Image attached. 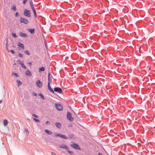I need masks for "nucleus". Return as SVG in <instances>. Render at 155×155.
<instances>
[{"label":"nucleus","mask_w":155,"mask_h":155,"mask_svg":"<svg viewBox=\"0 0 155 155\" xmlns=\"http://www.w3.org/2000/svg\"><path fill=\"white\" fill-rule=\"evenodd\" d=\"M20 22L21 23H23L27 25L29 23V21L27 19L24 18H21L20 19Z\"/></svg>","instance_id":"f257e3e1"},{"label":"nucleus","mask_w":155,"mask_h":155,"mask_svg":"<svg viewBox=\"0 0 155 155\" xmlns=\"http://www.w3.org/2000/svg\"><path fill=\"white\" fill-rule=\"evenodd\" d=\"M24 14L25 16L28 17H30L31 16V12L30 11L26 9L24 11Z\"/></svg>","instance_id":"f03ea898"},{"label":"nucleus","mask_w":155,"mask_h":155,"mask_svg":"<svg viewBox=\"0 0 155 155\" xmlns=\"http://www.w3.org/2000/svg\"><path fill=\"white\" fill-rule=\"evenodd\" d=\"M54 91L56 92H57L59 94H62V89L59 87H56L54 88Z\"/></svg>","instance_id":"7ed1b4c3"},{"label":"nucleus","mask_w":155,"mask_h":155,"mask_svg":"<svg viewBox=\"0 0 155 155\" xmlns=\"http://www.w3.org/2000/svg\"><path fill=\"white\" fill-rule=\"evenodd\" d=\"M67 117L68 119L71 121H72L74 120V118L71 115V113L68 112L67 114Z\"/></svg>","instance_id":"20e7f679"},{"label":"nucleus","mask_w":155,"mask_h":155,"mask_svg":"<svg viewBox=\"0 0 155 155\" xmlns=\"http://www.w3.org/2000/svg\"><path fill=\"white\" fill-rule=\"evenodd\" d=\"M36 83L37 86L40 88L42 87V83L40 80H37L36 81Z\"/></svg>","instance_id":"39448f33"},{"label":"nucleus","mask_w":155,"mask_h":155,"mask_svg":"<svg viewBox=\"0 0 155 155\" xmlns=\"http://www.w3.org/2000/svg\"><path fill=\"white\" fill-rule=\"evenodd\" d=\"M55 107L57 109L59 110H61L63 109L62 106L60 104H56Z\"/></svg>","instance_id":"423d86ee"},{"label":"nucleus","mask_w":155,"mask_h":155,"mask_svg":"<svg viewBox=\"0 0 155 155\" xmlns=\"http://www.w3.org/2000/svg\"><path fill=\"white\" fill-rule=\"evenodd\" d=\"M59 147L61 148H64L66 150L68 149V148L66 145L62 144L59 146Z\"/></svg>","instance_id":"0eeeda50"},{"label":"nucleus","mask_w":155,"mask_h":155,"mask_svg":"<svg viewBox=\"0 0 155 155\" xmlns=\"http://www.w3.org/2000/svg\"><path fill=\"white\" fill-rule=\"evenodd\" d=\"M18 46L20 48V50L23 49L24 48V47L23 44L19 43L18 45Z\"/></svg>","instance_id":"6e6552de"},{"label":"nucleus","mask_w":155,"mask_h":155,"mask_svg":"<svg viewBox=\"0 0 155 155\" xmlns=\"http://www.w3.org/2000/svg\"><path fill=\"white\" fill-rule=\"evenodd\" d=\"M19 35L20 36L22 37H28V35L25 33H23L22 32H20L19 33Z\"/></svg>","instance_id":"1a4fd4ad"},{"label":"nucleus","mask_w":155,"mask_h":155,"mask_svg":"<svg viewBox=\"0 0 155 155\" xmlns=\"http://www.w3.org/2000/svg\"><path fill=\"white\" fill-rule=\"evenodd\" d=\"M25 74L26 75L28 76H31L32 75L31 73L29 70H27L25 72Z\"/></svg>","instance_id":"9d476101"},{"label":"nucleus","mask_w":155,"mask_h":155,"mask_svg":"<svg viewBox=\"0 0 155 155\" xmlns=\"http://www.w3.org/2000/svg\"><path fill=\"white\" fill-rule=\"evenodd\" d=\"M19 62V64H20V65H21L22 67L24 68V69H27V68L26 67L25 65L24 64V63H23V62H22V61H18Z\"/></svg>","instance_id":"9b49d317"},{"label":"nucleus","mask_w":155,"mask_h":155,"mask_svg":"<svg viewBox=\"0 0 155 155\" xmlns=\"http://www.w3.org/2000/svg\"><path fill=\"white\" fill-rule=\"evenodd\" d=\"M48 89L49 90V91H50V92H52L53 93H54V91H53L52 89L51 88V87L50 86V84H49V83L48 84Z\"/></svg>","instance_id":"f8f14e48"},{"label":"nucleus","mask_w":155,"mask_h":155,"mask_svg":"<svg viewBox=\"0 0 155 155\" xmlns=\"http://www.w3.org/2000/svg\"><path fill=\"white\" fill-rule=\"evenodd\" d=\"M71 146L73 147L74 148L76 149H79V147L78 146L75 144H71Z\"/></svg>","instance_id":"ddd939ff"},{"label":"nucleus","mask_w":155,"mask_h":155,"mask_svg":"<svg viewBox=\"0 0 155 155\" xmlns=\"http://www.w3.org/2000/svg\"><path fill=\"white\" fill-rule=\"evenodd\" d=\"M28 30L30 33L33 34L35 33V29H29Z\"/></svg>","instance_id":"4468645a"},{"label":"nucleus","mask_w":155,"mask_h":155,"mask_svg":"<svg viewBox=\"0 0 155 155\" xmlns=\"http://www.w3.org/2000/svg\"><path fill=\"white\" fill-rule=\"evenodd\" d=\"M45 132L48 135H51L52 134V132L51 131H49L48 130H45Z\"/></svg>","instance_id":"2eb2a0df"},{"label":"nucleus","mask_w":155,"mask_h":155,"mask_svg":"<svg viewBox=\"0 0 155 155\" xmlns=\"http://www.w3.org/2000/svg\"><path fill=\"white\" fill-rule=\"evenodd\" d=\"M3 123L4 126H6L8 124V120L6 119L4 120L3 121Z\"/></svg>","instance_id":"dca6fc26"},{"label":"nucleus","mask_w":155,"mask_h":155,"mask_svg":"<svg viewBox=\"0 0 155 155\" xmlns=\"http://www.w3.org/2000/svg\"><path fill=\"white\" fill-rule=\"evenodd\" d=\"M55 125L56 126L58 127V128H60L61 127V124L59 123H56L55 124Z\"/></svg>","instance_id":"f3484780"},{"label":"nucleus","mask_w":155,"mask_h":155,"mask_svg":"<svg viewBox=\"0 0 155 155\" xmlns=\"http://www.w3.org/2000/svg\"><path fill=\"white\" fill-rule=\"evenodd\" d=\"M45 70V68L43 67H41L39 70V71L40 72H41L42 71H44Z\"/></svg>","instance_id":"a211bd4d"},{"label":"nucleus","mask_w":155,"mask_h":155,"mask_svg":"<svg viewBox=\"0 0 155 155\" xmlns=\"http://www.w3.org/2000/svg\"><path fill=\"white\" fill-rule=\"evenodd\" d=\"M61 137L62 138L64 139H68V138L64 135H61Z\"/></svg>","instance_id":"6ab92c4d"},{"label":"nucleus","mask_w":155,"mask_h":155,"mask_svg":"<svg viewBox=\"0 0 155 155\" xmlns=\"http://www.w3.org/2000/svg\"><path fill=\"white\" fill-rule=\"evenodd\" d=\"M12 9L13 10L15 11H16V7L14 5L12 7Z\"/></svg>","instance_id":"aec40b11"},{"label":"nucleus","mask_w":155,"mask_h":155,"mask_svg":"<svg viewBox=\"0 0 155 155\" xmlns=\"http://www.w3.org/2000/svg\"><path fill=\"white\" fill-rule=\"evenodd\" d=\"M17 82L18 84V86L21 85L22 84L21 82L19 80H17Z\"/></svg>","instance_id":"412c9836"},{"label":"nucleus","mask_w":155,"mask_h":155,"mask_svg":"<svg viewBox=\"0 0 155 155\" xmlns=\"http://www.w3.org/2000/svg\"><path fill=\"white\" fill-rule=\"evenodd\" d=\"M32 10L33 11V12H34V15H35V17L36 18V17H37L36 13V11L35 10V9H33V10Z\"/></svg>","instance_id":"4be33fe9"},{"label":"nucleus","mask_w":155,"mask_h":155,"mask_svg":"<svg viewBox=\"0 0 155 155\" xmlns=\"http://www.w3.org/2000/svg\"><path fill=\"white\" fill-rule=\"evenodd\" d=\"M54 135H55V137L59 136V137H61V134H58L57 133H55V134H54Z\"/></svg>","instance_id":"5701e85b"},{"label":"nucleus","mask_w":155,"mask_h":155,"mask_svg":"<svg viewBox=\"0 0 155 155\" xmlns=\"http://www.w3.org/2000/svg\"><path fill=\"white\" fill-rule=\"evenodd\" d=\"M48 83H49V84H50V83H51V79L50 78H48Z\"/></svg>","instance_id":"b1692460"},{"label":"nucleus","mask_w":155,"mask_h":155,"mask_svg":"<svg viewBox=\"0 0 155 155\" xmlns=\"http://www.w3.org/2000/svg\"><path fill=\"white\" fill-rule=\"evenodd\" d=\"M25 133H26L27 135H28L29 134L28 131V129H25Z\"/></svg>","instance_id":"393cba45"},{"label":"nucleus","mask_w":155,"mask_h":155,"mask_svg":"<svg viewBox=\"0 0 155 155\" xmlns=\"http://www.w3.org/2000/svg\"><path fill=\"white\" fill-rule=\"evenodd\" d=\"M12 36L14 38H16L17 36L15 33H12Z\"/></svg>","instance_id":"a878e982"},{"label":"nucleus","mask_w":155,"mask_h":155,"mask_svg":"<svg viewBox=\"0 0 155 155\" xmlns=\"http://www.w3.org/2000/svg\"><path fill=\"white\" fill-rule=\"evenodd\" d=\"M33 120L36 122H40V121L38 119H36L35 118H33Z\"/></svg>","instance_id":"bb28decb"},{"label":"nucleus","mask_w":155,"mask_h":155,"mask_svg":"<svg viewBox=\"0 0 155 155\" xmlns=\"http://www.w3.org/2000/svg\"><path fill=\"white\" fill-rule=\"evenodd\" d=\"M25 53L27 55H30V53H29V52L28 51H25Z\"/></svg>","instance_id":"cd10ccee"},{"label":"nucleus","mask_w":155,"mask_h":155,"mask_svg":"<svg viewBox=\"0 0 155 155\" xmlns=\"http://www.w3.org/2000/svg\"><path fill=\"white\" fill-rule=\"evenodd\" d=\"M30 6L31 7V8H32V10H33V9H35V8H34V7L33 6V5H30Z\"/></svg>","instance_id":"c85d7f7f"},{"label":"nucleus","mask_w":155,"mask_h":155,"mask_svg":"<svg viewBox=\"0 0 155 155\" xmlns=\"http://www.w3.org/2000/svg\"><path fill=\"white\" fill-rule=\"evenodd\" d=\"M32 116L34 117H35L36 118H38V116H37L36 114H33Z\"/></svg>","instance_id":"c756f323"},{"label":"nucleus","mask_w":155,"mask_h":155,"mask_svg":"<svg viewBox=\"0 0 155 155\" xmlns=\"http://www.w3.org/2000/svg\"><path fill=\"white\" fill-rule=\"evenodd\" d=\"M8 39H6V46L7 50H8Z\"/></svg>","instance_id":"7c9ffc66"},{"label":"nucleus","mask_w":155,"mask_h":155,"mask_svg":"<svg viewBox=\"0 0 155 155\" xmlns=\"http://www.w3.org/2000/svg\"><path fill=\"white\" fill-rule=\"evenodd\" d=\"M13 74H14L15 76H16L17 77H18V74L17 73L13 72Z\"/></svg>","instance_id":"2f4dec72"},{"label":"nucleus","mask_w":155,"mask_h":155,"mask_svg":"<svg viewBox=\"0 0 155 155\" xmlns=\"http://www.w3.org/2000/svg\"><path fill=\"white\" fill-rule=\"evenodd\" d=\"M28 0H24L23 2V4L25 5L26 2Z\"/></svg>","instance_id":"473e14b6"},{"label":"nucleus","mask_w":155,"mask_h":155,"mask_svg":"<svg viewBox=\"0 0 155 155\" xmlns=\"http://www.w3.org/2000/svg\"><path fill=\"white\" fill-rule=\"evenodd\" d=\"M18 56L20 57H23L22 55L21 54H18Z\"/></svg>","instance_id":"72a5a7b5"},{"label":"nucleus","mask_w":155,"mask_h":155,"mask_svg":"<svg viewBox=\"0 0 155 155\" xmlns=\"http://www.w3.org/2000/svg\"><path fill=\"white\" fill-rule=\"evenodd\" d=\"M19 15V14L18 13L16 12L15 13V16H18Z\"/></svg>","instance_id":"f704fd0d"},{"label":"nucleus","mask_w":155,"mask_h":155,"mask_svg":"<svg viewBox=\"0 0 155 155\" xmlns=\"http://www.w3.org/2000/svg\"><path fill=\"white\" fill-rule=\"evenodd\" d=\"M11 52H12V53L13 54H15V51L12 50H11Z\"/></svg>","instance_id":"c9c22d12"},{"label":"nucleus","mask_w":155,"mask_h":155,"mask_svg":"<svg viewBox=\"0 0 155 155\" xmlns=\"http://www.w3.org/2000/svg\"><path fill=\"white\" fill-rule=\"evenodd\" d=\"M46 124H50V122L48 121H47L46 122Z\"/></svg>","instance_id":"e433bc0d"},{"label":"nucleus","mask_w":155,"mask_h":155,"mask_svg":"<svg viewBox=\"0 0 155 155\" xmlns=\"http://www.w3.org/2000/svg\"><path fill=\"white\" fill-rule=\"evenodd\" d=\"M30 5H33V3H32V2L31 1H30Z\"/></svg>","instance_id":"4c0bfd02"},{"label":"nucleus","mask_w":155,"mask_h":155,"mask_svg":"<svg viewBox=\"0 0 155 155\" xmlns=\"http://www.w3.org/2000/svg\"><path fill=\"white\" fill-rule=\"evenodd\" d=\"M40 96H41V97L43 98V99H44V97L43 95H42V94H41Z\"/></svg>","instance_id":"58836bf2"},{"label":"nucleus","mask_w":155,"mask_h":155,"mask_svg":"<svg viewBox=\"0 0 155 155\" xmlns=\"http://www.w3.org/2000/svg\"><path fill=\"white\" fill-rule=\"evenodd\" d=\"M68 152L69 153H72V151H68Z\"/></svg>","instance_id":"ea45409f"},{"label":"nucleus","mask_w":155,"mask_h":155,"mask_svg":"<svg viewBox=\"0 0 155 155\" xmlns=\"http://www.w3.org/2000/svg\"><path fill=\"white\" fill-rule=\"evenodd\" d=\"M50 78V73H49L48 74V78Z\"/></svg>","instance_id":"a19ab883"},{"label":"nucleus","mask_w":155,"mask_h":155,"mask_svg":"<svg viewBox=\"0 0 155 155\" xmlns=\"http://www.w3.org/2000/svg\"><path fill=\"white\" fill-rule=\"evenodd\" d=\"M51 155H56V154L54 153H53V152H52L51 153Z\"/></svg>","instance_id":"79ce46f5"},{"label":"nucleus","mask_w":155,"mask_h":155,"mask_svg":"<svg viewBox=\"0 0 155 155\" xmlns=\"http://www.w3.org/2000/svg\"><path fill=\"white\" fill-rule=\"evenodd\" d=\"M28 64H30V65H31V62H28Z\"/></svg>","instance_id":"37998d69"},{"label":"nucleus","mask_w":155,"mask_h":155,"mask_svg":"<svg viewBox=\"0 0 155 155\" xmlns=\"http://www.w3.org/2000/svg\"><path fill=\"white\" fill-rule=\"evenodd\" d=\"M98 155H102V154L101 153H99L98 154Z\"/></svg>","instance_id":"c03bdc74"},{"label":"nucleus","mask_w":155,"mask_h":155,"mask_svg":"<svg viewBox=\"0 0 155 155\" xmlns=\"http://www.w3.org/2000/svg\"><path fill=\"white\" fill-rule=\"evenodd\" d=\"M2 100H0V104H1V103H2Z\"/></svg>","instance_id":"a18cd8bd"},{"label":"nucleus","mask_w":155,"mask_h":155,"mask_svg":"<svg viewBox=\"0 0 155 155\" xmlns=\"http://www.w3.org/2000/svg\"><path fill=\"white\" fill-rule=\"evenodd\" d=\"M35 95H36V94H35Z\"/></svg>","instance_id":"49530a36"}]
</instances>
